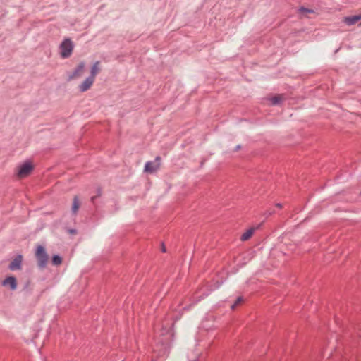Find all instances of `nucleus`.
Returning <instances> with one entry per match:
<instances>
[{"label": "nucleus", "mask_w": 361, "mask_h": 361, "mask_svg": "<svg viewBox=\"0 0 361 361\" xmlns=\"http://www.w3.org/2000/svg\"><path fill=\"white\" fill-rule=\"evenodd\" d=\"M298 13L302 16L308 17L310 14L314 13V10L303 6L298 8Z\"/></svg>", "instance_id": "obj_12"}, {"label": "nucleus", "mask_w": 361, "mask_h": 361, "mask_svg": "<svg viewBox=\"0 0 361 361\" xmlns=\"http://www.w3.org/2000/svg\"><path fill=\"white\" fill-rule=\"evenodd\" d=\"M35 257L37 261V264L41 269H44L49 261V256L42 245H38L35 252Z\"/></svg>", "instance_id": "obj_1"}, {"label": "nucleus", "mask_w": 361, "mask_h": 361, "mask_svg": "<svg viewBox=\"0 0 361 361\" xmlns=\"http://www.w3.org/2000/svg\"><path fill=\"white\" fill-rule=\"evenodd\" d=\"M4 287H9L11 290H15L17 288V280L14 276L6 277L1 283Z\"/></svg>", "instance_id": "obj_7"}, {"label": "nucleus", "mask_w": 361, "mask_h": 361, "mask_svg": "<svg viewBox=\"0 0 361 361\" xmlns=\"http://www.w3.org/2000/svg\"><path fill=\"white\" fill-rule=\"evenodd\" d=\"M361 20V15L345 16L342 22L348 26L354 25Z\"/></svg>", "instance_id": "obj_8"}, {"label": "nucleus", "mask_w": 361, "mask_h": 361, "mask_svg": "<svg viewBox=\"0 0 361 361\" xmlns=\"http://www.w3.org/2000/svg\"><path fill=\"white\" fill-rule=\"evenodd\" d=\"M95 79L93 77H87L81 84L79 85L78 88L80 92H85L90 89L94 82Z\"/></svg>", "instance_id": "obj_6"}, {"label": "nucleus", "mask_w": 361, "mask_h": 361, "mask_svg": "<svg viewBox=\"0 0 361 361\" xmlns=\"http://www.w3.org/2000/svg\"><path fill=\"white\" fill-rule=\"evenodd\" d=\"M255 231V228H251L248 230H247L245 233H243V235L240 237V240L242 241H246L249 240L253 235L254 232Z\"/></svg>", "instance_id": "obj_11"}, {"label": "nucleus", "mask_w": 361, "mask_h": 361, "mask_svg": "<svg viewBox=\"0 0 361 361\" xmlns=\"http://www.w3.org/2000/svg\"><path fill=\"white\" fill-rule=\"evenodd\" d=\"M360 26H361V23L359 24Z\"/></svg>", "instance_id": "obj_19"}, {"label": "nucleus", "mask_w": 361, "mask_h": 361, "mask_svg": "<svg viewBox=\"0 0 361 361\" xmlns=\"http://www.w3.org/2000/svg\"><path fill=\"white\" fill-rule=\"evenodd\" d=\"M23 261L22 255H18L9 264V269L12 271L21 269V264Z\"/></svg>", "instance_id": "obj_9"}, {"label": "nucleus", "mask_w": 361, "mask_h": 361, "mask_svg": "<svg viewBox=\"0 0 361 361\" xmlns=\"http://www.w3.org/2000/svg\"><path fill=\"white\" fill-rule=\"evenodd\" d=\"M193 361H197L196 360H193Z\"/></svg>", "instance_id": "obj_20"}, {"label": "nucleus", "mask_w": 361, "mask_h": 361, "mask_svg": "<svg viewBox=\"0 0 361 361\" xmlns=\"http://www.w3.org/2000/svg\"><path fill=\"white\" fill-rule=\"evenodd\" d=\"M161 250H162V252H166V247L164 245L162 246Z\"/></svg>", "instance_id": "obj_17"}, {"label": "nucleus", "mask_w": 361, "mask_h": 361, "mask_svg": "<svg viewBox=\"0 0 361 361\" xmlns=\"http://www.w3.org/2000/svg\"><path fill=\"white\" fill-rule=\"evenodd\" d=\"M62 262V259L59 255H54L52 258V264L54 265L58 266L61 264Z\"/></svg>", "instance_id": "obj_15"}, {"label": "nucleus", "mask_w": 361, "mask_h": 361, "mask_svg": "<svg viewBox=\"0 0 361 361\" xmlns=\"http://www.w3.org/2000/svg\"><path fill=\"white\" fill-rule=\"evenodd\" d=\"M243 302V298L238 297L235 300V303L232 305L231 309L234 310L238 305H240Z\"/></svg>", "instance_id": "obj_16"}, {"label": "nucleus", "mask_w": 361, "mask_h": 361, "mask_svg": "<svg viewBox=\"0 0 361 361\" xmlns=\"http://www.w3.org/2000/svg\"><path fill=\"white\" fill-rule=\"evenodd\" d=\"M33 165L30 162H25L18 167L17 176L19 178H24L29 176L33 170Z\"/></svg>", "instance_id": "obj_4"}, {"label": "nucleus", "mask_w": 361, "mask_h": 361, "mask_svg": "<svg viewBox=\"0 0 361 361\" xmlns=\"http://www.w3.org/2000/svg\"><path fill=\"white\" fill-rule=\"evenodd\" d=\"M80 203L78 199V197L75 196L73 198V205H72V212L73 214H76L78 209L80 208Z\"/></svg>", "instance_id": "obj_14"}, {"label": "nucleus", "mask_w": 361, "mask_h": 361, "mask_svg": "<svg viewBox=\"0 0 361 361\" xmlns=\"http://www.w3.org/2000/svg\"><path fill=\"white\" fill-rule=\"evenodd\" d=\"M73 44L70 39H64L60 45V54L63 59L68 58L73 52Z\"/></svg>", "instance_id": "obj_3"}, {"label": "nucleus", "mask_w": 361, "mask_h": 361, "mask_svg": "<svg viewBox=\"0 0 361 361\" xmlns=\"http://www.w3.org/2000/svg\"><path fill=\"white\" fill-rule=\"evenodd\" d=\"M101 66L99 61H96L92 66L90 71V77H93L95 79L96 75L100 72Z\"/></svg>", "instance_id": "obj_10"}, {"label": "nucleus", "mask_w": 361, "mask_h": 361, "mask_svg": "<svg viewBox=\"0 0 361 361\" xmlns=\"http://www.w3.org/2000/svg\"><path fill=\"white\" fill-rule=\"evenodd\" d=\"M85 64L84 62H80L74 70L68 75V80H75L82 77L84 73Z\"/></svg>", "instance_id": "obj_5"}, {"label": "nucleus", "mask_w": 361, "mask_h": 361, "mask_svg": "<svg viewBox=\"0 0 361 361\" xmlns=\"http://www.w3.org/2000/svg\"><path fill=\"white\" fill-rule=\"evenodd\" d=\"M271 104L273 105H278L279 104H281L283 100H284V97H283V95H275L274 97H271L270 99H269Z\"/></svg>", "instance_id": "obj_13"}, {"label": "nucleus", "mask_w": 361, "mask_h": 361, "mask_svg": "<svg viewBox=\"0 0 361 361\" xmlns=\"http://www.w3.org/2000/svg\"><path fill=\"white\" fill-rule=\"evenodd\" d=\"M161 165V159L159 156L157 157L153 161H147L144 168V171L147 173H154L158 171Z\"/></svg>", "instance_id": "obj_2"}, {"label": "nucleus", "mask_w": 361, "mask_h": 361, "mask_svg": "<svg viewBox=\"0 0 361 361\" xmlns=\"http://www.w3.org/2000/svg\"><path fill=\"white\" fill-rule=\"evenodd\" d=\"M276 206L277 207H279V208H281V207H282V206H281V204H276Z\"/></svg>", "instance_id": "obj_18"}]
</instances>
